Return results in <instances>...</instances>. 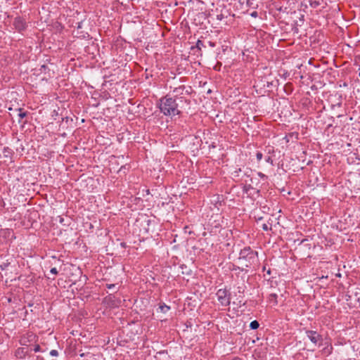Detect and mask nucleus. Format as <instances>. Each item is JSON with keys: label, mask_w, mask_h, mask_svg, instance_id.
<instances>
[{"label": "nucleus", "mask_w": 360, "mask_h": 360, "mask_svg": "<svg viewBox=\"0 0 360 360\" xmlns=\"http://www.w3.org/2000/svg\"><path fill=\"white\" fill-rule=\"evenodd\" d=\"M256 157H257V160L258 161H260L262 159L263 155H262V153L261 152L258 151L256 153Z\"/></svg>", "instance_id": "16"}, {"label": "nucleus", "mask_w": 360, "mask_h": 360, "mask_svg": "<svg viewBox=\"0 0 360 360\" xmlns=\"http://www.w3.org/2000/svg\"><path fill=\"white\" fill-rule=\"evenodd\" d=\"M231 294H224L222 295L218 296V300L221 303L222 306H228L231 302V297H230Z\"/></svg>", "instance_id": "6"}, {"label": "nucleus", "mask_w": 360, "mask_h": 360, "mask_svg": "<svg viewBox=\"0 0 360 360\" xmlns=\"http://www.w3.org/2000/svg\"><path fill=\"white\" fill-rule=\"evenodd\" d=\"M196 45H197V47H198L199 49H201V46H203V42H202V41H200V40H198V41H197V44H196Z\"/></svg>", "instance_id": "18"}, {"label": "nucleus", "mask_w": 360, "mask_h": 360, "mask_svg": "<svg viewBox=\"0 0 360 360\" xmlns=\"http://www.w3.org/2000/svg\"><path fill=\"white\" fill-rule=\"evenodd\" d=\"M232 360H241V359L240 358L236 357V358L233 359Z\"/></svg>", "instance_id": "25"}, {"label": "nucleus", "mask_w": 360, "mask_h": 360, "mask_svg": "<svg viewBox=\"0 0 360 360\" xmlns=\"http://www.w3.org/2000/svg\"><path fill=\"white\" fill-rule=\"evenodd\" d=\"M13 25L18 32L24 31L27 28L26 21L22 17H16L13 20Z\"/></svg>", "instance_id": "4"}, {"label": "nucleus", "mask_w": 360, "mask_h": 360, "mask_svg": "<svg viewBox=\"0 0 360 360\" xmlns=\"http://www.w3.org/2000/svg\"><path fill=\"white\" fill-rule=\"evenodd\" d=\"M38 340V337L36 334L32 332H27L21 336L20 339V343L21 345L32 347L33 343H36Z\"/></svg>", "instance_id": "2"}, {"label": "nucleus", "mask_w": 360, "mask_h": 360, "mask_svg": "<svg viewBox=\"0 0 360 360\" xmlns=\"http://www.w3.org/2000/svg\"><path fill=\"white\" fill-rule=\"evenodd\" d=\"M259 176H260L261 177H265V175L263 174L262 173H259Z\"/></svg>", "instance_id": "24"}, {"label": "nucleus", "mask_w": 360, "mask_h": 360, "mask_svg": "<svg viewBox=\"0 0 360 360\" xmlns=\"http://www.w3.org/2000/svg\"><path fill=\"white\" fill-rule=\"evenodd\" d=\"M18 110H19L18 116L20 120H22V118H24L27 116V112L22 111V110L21 108H19Z\"/></svg>", "instance_id": "14"}, {"label": "nucleus", "mask_w": 360, "mask_h": 360, "mask_svg": "<svg viewBox=\"0 0 360 360\" xmlns=\"http://www.w3.org/2000/svg\"><path fill=\"white\" fill-rule=\"evenodd\" d=\"M309 5L311 8H316L321 5V4L319 1L311 0L309 1Z\"/></svg>", "instance_id": "10"}, {"label": "nucleus", "mask_w": 360, "mask_h": 360, "mask_svg": "<svg viewBox=\"0 0 360 360\" xmlns=\"http://www.w3.org/2000/svg\"><path fill=\"white\" fill-rule=\"evenodd\" d=\"M307 337L310 340L314 345H317L321 342L322 338L316 331L307 330L306 331Z\"/></svg>", "instance_id": "3"}, {"label": "nucleus", "mask_w": 360, "mask_h": 360, "mask_svg": "<svg viewBox=\"0 0 360 360\" xmlns=\"http://www.w3.org/2000/svg\"><path fill=\"white\" fill-rule=\"evenodd\" d=\"M30 354V350L26 347H19L15 351V356L18 358L23 359Z\"/></svg>", "instance_id": "7"}, {"label": "nucleus", "mask_w": 360, "mask_h": 360, "mask_svg": "<svg viewBox=\"0 0 360 360\" xmlns=\"http://www.w3.org/2000/svg\"><path fill=\"white\" fill-rule=\"evenodd\" d=\"M185 86L184 85L179 86L173 90V94L174 97H178L184 94Z\"/></svg>", "instance_id": "8"}, {"label": "nucleus", "mask_w": 360, "mask_h": 360, "mask_svg": "<svg viewBox=\"0 0 360 360\" xmlns=\"http://www.w3.org/2000/svg\"><path fill=\"white\" fill-rule=\"evenodd\" d=\"M263 229L265 230V231H267L268 230V226L266 224H263V226H262Z\"/></svg>", "instance_id": "22"}, {"label": "nucleus", "mask_w": 360, "mask_h": 360, "mask_svg": "<svg viewBox=\"0 0 360 360\" xmlns=\"http://www.w3.org/2000/svg\"><path fill=\"white\" fill-rule=\"evenodd\" d=\"M30 347V352H31V351H34V352H43L41 349V347L39 344L33 343L32 347Z\"/></svg>", "instance_id": "9"}, {"label": "nucleus", "mask_w": 360, "mask_h": 360, "mask_svg": "<svg viewBox=\"0 0 360 360\" xmlns=\"http://www.w3.org/2000/svg\"><path fill=\"white\" fill-rule=\"evenodd\" d=\"M50 354L52 356H57L58 355V352L57 350L56 349H52L51 352H50Z\"/></svg>", "instance_id": "17"}, {"label": "nucleus", "mask_w": 360, "mask_h": 360, "mask_svg": "<svg viewBox=\"0 0 360 360\" xmlns=\"http://www.w3.org/2000/svg\"><path fill=\"white\" fill-rule=\"evenodd\" d=\"M117 304L115 302H113V303H112V304L110 305V307H117Z\"/></svg>", "instance_id": "23"}, {"label": "nucleus", "mask_w": 360, "mask_h": 360, "mask_svg": "<svg viewBox=\"0 0 360 360\" xmlns=\"http://www.w3.org/2000/svg\"><path fill=\"white\" fill-rule=\"evenodd\" d=\"M50 273L53 275V277L51 278V277L49 276V278L55 279L56 276L58 274V271L57 270V269L56 267H53V268L51 269Z\"/></svg>", "instance_id": "11"}, {"label": "nucleus", "mask_w": 360, "mask_h": 360, "mask_svg": "<svg viewBox=\"0 0 360 360\" xmlns=\"http://www.w3.org/2000/svg\"><path fill=\"white\" fill-rule=\"evenodd\" d=\"M269 301L270 303L276 304L277 303L276 294H270Z\"/></svg>", "instance_id": "12"}, {"label": "nucleus", "mask_w": 360, "mask_h": 360, "mask_svg": "<svg viewBox=\"0 0 360 360\" xmlns=\"http://www.w3.org/2000/svg\"><path fill=\"white\" fill-rule=\"evenodd\" d=\"M257 255V252H254L253 250H252L250 247H246L240 250V259L246 258V257H249V258L252 259V258H254Z\"/></svg>", "instance_id": "5"}, {"label": "nucleus", "mask_w": 360, "mask_h": 360, "mask_svg": "<svg viewBox=\"0 0 360 360\" xmlns=\"http://www.w3.org/2000/svg\"><path fill=\"white\" fill-rule=\"evenodd\" d=\"M112 298V294H109V295L105 298V301L111 300Z\"/></svg>", "instance_id": "19"}, {"label": "nucleus", "mask_w": 360, "mask_h": 360, "mask_svg": "<svg viewBox=\"0 0 360 360\" xmlns=\"http://www.w3.org/2000/svg\"><path fill=\"white\" fill-rule=\"evenodd\" d=\"M251 15L252 17H257V13L256 11H254L251 13Z\"/></svg>", "instance_id": "21"}, {"label": "nucleus", "mask_w": 360, "mask_h": 360, "mask_svg": "<svg viewBox=\"0 0 360 360\" xmlns=\"http://www.w3.org/2000/svg\"><path fill=\"white\" fill-rule=\"evenodd\" d=\"M259 326V324L257 321H253L250 323V327L251 329L255 330L257 329Z\"/></svg>", "instance_id": "13"}, {"label": "nucleus", "mask_w": 360, "mask_h": 360, "mask_svg": "<svg viewBox=\"0 0 360 360\" xmlns=\"http://www.w3.org/2000/svg\"><path fill=\"white\" fill-rule=\"evenodd\" d=\"M158 107L160 112L166 116H175L181 114L176 100L167 95L160 99Z\"/></svg>", "instance_id": "1"}, {"label": "nucleus", "mask_w": 360, "mask_h": 360, "mask_svg": "<svg viewBox=\"0 0 360 360\" xmlns=\"http://www.w3.org/2000/svg\"><path fill=\"white\" fill-rule=\"evenodd\" d=\"M266 161L267 162H271V164H272V162H273V160H272V159H271V157H268V158L266 159Z\"/></svg>", "instance_id": "20"}, {"label": "nucleus", "mask_w": 360, "mask_h": 360, "mask_svg": "<svg viewBox=\"0 0 360 360\" xmlns=\"http://www.w3.org/2000/svg\"><path fill=\"white\" fill-rule=\"evenodd\" d=\"M161 311L165 313L169 309V307L165 304L160 306Z\"/></svg>", "instance_id": "15"}]
</instances>
